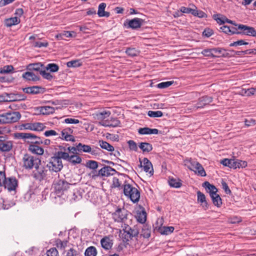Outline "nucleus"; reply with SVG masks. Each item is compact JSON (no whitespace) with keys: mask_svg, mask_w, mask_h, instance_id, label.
<instances>
[{"mask_svg":"<svg viewBox=\"0 0 256 256\" xmlns=\"http://www.w3.org/2000/svg\"><path fill=\"white\" fill-rule=\"evenodd\" d=\"M112 218L114 222L122 224V226H125V224H130L132 222V220L130 216L131 214L124 208H117L114 212L112 214Z\"/></svg>","mask_w":256,"mask_h":256,"instance_id":"obj_1","label":"nucleus"},{"mask_svg":"<svg viewBox=\"0 0 256 256\" xmlns=\"http://www.w3.org/2000/svg\"><path fill=\"white\" fill-rule=\"evenodd\" d=\"M62 151L56 152L54 156L50 158V162L47 164V166L48 168L50 170L58 172L61 170L63 168V164L62 161Z\"/></svg>","mask_w":256,"mask_h":256,"instance_id":"obj_2","label":"nucleus"},{"mask_svg":"<svg viewBox=\"0 0 256 256\" xmlns=\"http://www.w3.org/2000/svg\"><path fill=\"white\" fill-rule=\"evenodd\" d=\"M124 193L133 202H138L140 198V192L138 190L129 184H124Z\"/></svg>","mask_w":256,"mask_h":256,"instance_id":"obj_3","label":"nucleus"},{"mask_svg":"<svg viewBox=\"0 0 256 256\" xmlns=\"http://www.w3.org/2000/svg\"><path fill=\"white\" fill-rule=\"evenodd\" d=\"M21 118L18 112L4 113L0 114V124H11L18 122Z\"/></svg>","mask_w":256,"mask_h":256,"instance_id":"obj_4","label":"nucleus"},{"mask_svg":"<svg viewBox=\"0 0 256 256\" xmlns=\"http://www.w3.org/2000/svg\"><path fill=\"white\" fill-rule=\"evenodd\" d=\"M23 166L26 169H32L37 168L41 164V160L36 157L30 155L24 154L22 158Z\"/></svg>","mask_w":256,"mask_h":256,"instance_id":"obj_5","label":"nucleus"},{"mask_svg":"<svg viewBox=\"0 0 256 256\" xmlns=\"http://www.w3.org/2000/svg\"><path fill=\"white\" fill-rule=\"evenodd\" d=\"M122 232H121V238L124 242H128L132 237L136 236L138 234V231L136 228H132L130 224H125L122 226Z\"/></svg>","mask_w":256,"mask_h":256,"instance_id":"obj_6","label":"nucleus"},{"mask_svg":"<svg viewBox=\"0 0 256 256\" xmlns=\"http://www.w3.org/2000/svg\"><path fill=\"white\" fill-rule=\"evenodd\" d=\"M185 164L188 168L190 170L194 171L198 175L201 176H206V172L204 168L198 162L193 160L190 158L186 161Z\"/></svg>","mask_w":256,"mask_h":256,"instance_id":"obj_7","label":"nucleus"},{"mask_svg":"<svg viewBox=\"0 0 256 256\" xmlns=\"http://www.w3.org/2000/svg\"><path fill=\"white\" fill-rule=\"evenodd\" d=\"M18 138L23 139L26 142L33 144H40L41 138L31 133L20 132L16 134Z\"/></svg>","mask_w":256,"mask_h":256,"instance_id":"obj_8","label":"nucleus"},{"mask_svg":"<svg viewBox=\"0 0 256 256\" xmlns=\"http://www.w3.org/2000/svg\"><path fill=\"white\" fill-rule=\"evenodd\" d=\"M46 128L45 125L41 122H28L20 126V130H28L34 131H42Z\"/></svg>","mask_w":256,"mask_h":256,"instance_id":"obj_9","label":"nucleus"},{"mask_svg":"<svg viewBox=\"0 0 256 256\" xmlns=\"http://www.w3.org/2000/svg\"><path fill=\"white\" fill-rule=\"evenodd\" d=\"M61 150L62 151V153L60 154L63 160L68 162L73 165L81 163L82 160L80 156L76 154L70 156L68 152H64L65 149L62 148H61Z\"/></svg>","mask_w":256,"mask_h":256,"instance_id":"obj_10","label":"nucleus"},{"mask_svg":"<svg viewBox=\"0 0 256 256\" xmlns=\"http://www.w3.org/2000/svg\"><path fill=\"white\" fill-rule=\"evenodd\" d=\"M4 184L3 186L9 192H16L18 186V181L16 178L13 176L6 178Z\"/></svg>","mask_w":256,"mask_h":256,"instance_id":"obj_11","label":"nucleus"},{"mask_svg":"<svg viewBox=\"0 0 256 256\" xmlns=\"http://www.w3.org/2000/svg\"><path fill=\"white\" fill-rule=\"evenodd\" d=\"M212 101V98L208 96H204L200 98L196 104L192 106V110H196L198 108H202L207 104H208Z\"/></svg>","mask_w":256,"mask_h":256,"instance_id":"obj_12","label":"nucleus"},{"mask_svg":"<svg viewBox=\"0 0 256 256\" xmlns=\"http://www.w3.org/2000/svg\"><path fill=\"white\" fill-rule=\"evenodd\" d=\"M70 185L64 180H60L54 184V188L58 194H61L64 190H67Z\"/></svg>","mask_w":256,"mask_h":256,"instance_id":"obj_13","label":"nucleus"},{"mask_svg":"<svg viewBox=\"0 0 256 256\" xmlns=\"http://www.w3.org/2000/svg\"><path fill=\"white\" fill-rule=\"evenodd\" d=\"M72 132L73 130L70 128H64L61 132L62 136H60V138L66 141L74 142V138L72 135Z\"/></svg>","mask_w":256,"mask_h":256,"instance_id":"obj_14","label":"nucleus"},{"mask_svg":"<svg viewBox=\"0 0 256 256\" xmlns=\"http://www.w3.org/2000/svg\"><path fill=\"white\" fill-rule=\"evenodd\" d=\"M99 124L105 127H117L120 125V122L117 118H111L107 119L106 121L99 122Z\"/></svg>","mask_w":256,"mask_h":256,"instance_id":"obj_15","label":"nucleus"},{"mask_svg":"<svg viewBox=\"0 0 256 256\" xmlns=\"http://www.w3.org/2000/svg\"><path fill=\"white\" fill-rule=\"evenodd\" d=\"M140 166L143 168L144 171L146 172H148L150 176L153 175L154 170L152 165L147 158H144L142 162H140Z\"/></svg>","mask_w":256,"mask_h":256,"instance_id":"obj_16","label":"nucleus"},{"mask_svg":"<svg viewBox=\"0 0 256 256\" xmlns=\"http://www.w3.org/2000/svg\"><path fill=\"white\" fill-rule=\"evenodd\" d=\"M35 168L36 172L34 173V176L36 179L41 180L46 177L48 170L44 167L38 166Z\"/></svg>","mask_w":256,"mask_h":256,"instance_id":"obj_17","label":"nucleus"},{"mask_svg":"<svg viewBox=\"0 0 256 256\" xmlns=\"http://www.w3.org/2000/svg\"><path fill=\"white\" fill-rule=\"evenodd\" d=\"M144 20L140 18H134L128 22V27L132 29H137L142 26Z\"/></svg>","mask_w":256,"mask_h":256,"instance_id":"obj_18","label":"nucleus"},{"mask_svg":"<svg viewBox=\"0 0 256 256\" xmlns=\"http://www.w3.org/2000/svg\"><path fill=\"white\" fill-rule=\"evenodd\" d=\"M110 114L111 112L110 111L104 110L96 112L94 116L95 119L100 120L99 122H102V121H106V119L110 117Z\"/></svg>","mask_w":256,"mask_h":256,"instance_id":"obj_19","label":"nucleus"},{"mask_svg":"<svg viewBox=\"0 0 256 256\" xmlns=\"http://www.w3.org/2000/svg\"><path fill=\"white\" fill-rule=\"evenodd\" d=\"M116 172V170L111 167L105 166L98 171V174L102 176H108L113 175Z\"/></svg>","mask_w":256,"mask_h":256,"instance_id":"obj_20","label":"nucleus"},{"mask_svg":"<svg viewBox=\"0 0 256 256\" xmlns=\"http://www.w3.org/2000/svg\"><path fill=\"white\" fill-rule=\"evenodd\" d=\"M124 184H126L125 181L123 180L122 177H114L112 184V188H118V189H124Z\"/></svg>","mask_w":256,"mask_h":256,"instance_id":"obj_21","label":"nucleus"},{"mask_svg":"<svg viewBox=\"0 0 256 256\" xmlns=\"http://www.w3.org/2000/svg\"><path fill=\"white\" fill-rule=\"evenodd\" d=\"M238 29L244 31L243 34H244L254 36L255 30L254 28L244 24H238Z\"/></svg>","mask_w":256,"mask_h":256,"instance_id":"obj_22","label":"nucleus"},{"mask_svg":"<svg viewBox=\"0 0 256 256\" xmlns=\"http://www.w3.org/2000/svg\"><path fill=\"white\" fill-rule=\"evenodd\" d=\"M79 152H88L92 155H96L98 153L96 150L92 149L90 146L83 144L82 143L78 144Z\"/></svg>","mask_w":256,"mask_h":256,"instance_id":"obj_23","label":"nucleus"},{"mask_svg":"<svg viewBox=\"0 0 256 256\" xmlns=\"http://www.w3.org/2000/svg\"><path fill=\"white\" fill-rule=\"evenodd\" d=\"M202 186L209 192L210 196L217 194L218 189L208 182H205L202 184Z\"/></svg>","mask_w":256,"mask_h":256,"instance_id":"obj_24","label":"nucleus"},{"mask_svg":"<svg viewBox=\"0 0 256 256\" xmlns=\"http://www.w3.org/2000/svg\"><path fill=\"white\" fill-rule=\"evenodd\" d=\"M0 150L2 152H6L10 151L12 148V141H6V140L3 142H0Z\"/></svg>","mask_w":256,"mask_h":256,"instance_id":"obj_25","label":"nucleus"},{"mask_svg":"<svg viewBox=\"0 0 256 256\" xmlns=\"http://www.w3.org/2000/svg\"><path fill=\"white\" fill-rule=\"evenodd\" d=\"M20 22V20L17 16L6 18L4 20V25L6 27H11L13 26L18 24Z\"/></svg>","mask_w":256,"mask_h":256,"instance_id":"obj_26","label":"nucleus"},{"mask_svg":"<svg viewBox=\"0 0 256 256\" xmlns=\"http://www.w3.org/2000/svg\"><path fill=\"white\" fill-rule=\"evenodd\" d=\"M106 4L102 2L99 4L98 8V14L99 17H106L108 18L110 16V14L109 12H106L104 10L106 8Z\"/></svg>","mask_w":256,"mask_h":256,"instance_id":"obj_27","label":"nucleus"},{"mask_svg":"<svg viewBox=\"0 0 256 256\" xmlns=\"http://www.w3.org/2000/svg\"><path fill=\"white\" fill-rule=\"evenodd\" d=\"M8 96L9 102H14V101H20L24 100L26 99V96L23 94H6Z\"/></svg>","mask_w":256,"mask_h":256,"instance_id":"obj_28","label":"nucleus"},{"mask_svg":"<svg viewBox=\"0 0 256 256\" xmlns=\"http://www.w3.org/2000/svg\"><path fill=\"white\" fill-rule=\"evenodd\" d=\"M102 246L105 250H108L110 249L112 246V241L108 236L103 238L100 240Z\"/></svg>","mask_w":256,"mask_h":256,"instance_id":"obj_29","label":"nucleus"},{"mask_svg":"<svg viewBox=\"0 0 256 256\" xmlns=\"http://www.w3.org/2000/svg\"><path fill=\"white\" fill-rule=\"evenodd\" d=\"M36 144H30L28 146V150L32 154L42 155L44 152L43 148Z\"/></svg>","mask_w":256,"mask_h":256,"instance_id":"obj_30","label":"nucleus"},{"mask_svg":"<svg viewBox=\"0 0 256 256\" xmlns=\"http://www.w3.org/2000/svg\"><path fill=\"white\" fill-rule=\"evenodd\" d=\"M138 132L140 134H158V130L156 128H140L138 130Z\"/></svg>","mask_w":256,"mask_h":256,"instance_id":"obj_31","label":"nucleus"},{"mask_svg":"<svg viewBox=\"0 0 256 256\" xmlns=\"http://www.w3.org/2000/svg\"><path fill=\"white\" fill-rule=\"evenodd\" d=\"M68 144H66L65 146H59L58 148L59 150L58 151H61V148H62L64 149H65L64 152H68L70 154H75L77 153V152H79V148H78V144L76 145V146H67Z\"/></svg>","mask_w":256,"mask_h":256,"instance_id":"obj_32","label":"nucleus"},{"mask_svg":"<svg viewBox=\"0 0 256 256\" xmlns=\"http://www.w3.org/2000/svg\"><path fill=\"white\" fill-rule=\"evenodd\" d=\"M198 201L200 202L202 207L206 210L208 208V204L204 194L200 191L197 192Z\"/></svg>","mask_w":256,"mask_h":256,"instance_id":"obj_33","label":"nucleus"},{"mask_svg":"<svg viewBox=\"0 0 256 256\" xmlns=\"http://www.w3.org/2000/svg\"><path fill=\"white\" fill-rule=\"evenodd\" d=\"M39 112L42 114H53L55 109L54 108L50 106H40L38 108Z\"/></svg>","mask_w":256,"mask_h":256,"instance_id":"obj_34","label":"nucleus"},{"mask_svg":"<svg viewBox=\"0 0 256 256\" xmlns=\"http://www.w3.org/2000/svg\"><path fill=\"white\" fill-rule=\"evenodd\" d=\"M42 88L38 86H33L23 88V91L27 94H37L40 92V90Z\"/></svg>","mask_w":256,"mask_h":256,"instance_id":"obj_35","label":"nucleus"},{"mask_svg":"<svg viewBox=\"0 0 256 256\" xmlns=\"http://www.w3.org/2000/svg\"><path fill=\"white\" fill-rule=\"evenodd\" d=\"M136 218L138 222L141 224H144L146 221V214L144 210L138 211Z\"/></svg>","mask_w":256,"mask_h":256,"instance_id":"obj_36","label":"nucleus"},{"mask_svg":"<svg viewBox=\"0 0 256 256\" xmlns=\"http://www.w3.org/2000/svg\"><path fill=\"white\" fill-rule=\"evenodd\" d=\"M174 228L173 226H162L158 228V232L162 234L168 235L172 233Z\"/></svg>","mask_w":256,"mask_h":256,"instance_id":"obj_37","label":"nucleus"},{"mask_svg":"<svg viewBox=\"0 0 256 256\" xmlns=\"http://www.w3.org/2000/svg\"><path fill=\"white\" fill-rule=\"evenodd\" d=\"M82 192L78 190H74L72 194L70 196V200L71 202H76L80 200L82 198Z\"/></svg>","mask_w":256,"mask_h":256,"instance_id":"obj_38","label":"nucleus"},{"mask_svg":"<svg viewBox=\"0 0 256 256\" xmlns=\"http://www.w3.org/2000/svg\"><path fill=\"white\" fill-rule=\"evenodd\" d=\"M22 78L28 80L36 81L38 80V77L36 76L34 72H27L23 74Z\"/></svg>","mask_w":256,"mask_h":256,"instance_id":"obj_39","label":"nucleus"},{"mask_svg":"<svg viewBox=\"0 0 256 256\" xmlns=\"http://www.w3.org/2000/svg\"><path fill=\"white\" fill-rule=\"evenodd\" d=\"M233 168H244L247 166V162L240 160L234 159Z\"/></svg>","mask_w":256,"mask_h":256,"instance_id":"obj_40","label":"nucleus"},{"mask_svg":"<svg viewBox=\"0 0 256 256\" xmlns=\"http://www.w3.org/2000/svg\"><path fill=\"white\" fill-rule=\"evenodd\" d=\"M98 143L100 146L102 148L107 150L108 152L114 151V147L106 142L104 140H99Z\"/></svg>","mask_w":256,"mask_h":256,"instance_id":"obj_41","label":"nucleus"},{"mask_svg":"<svg viewBox=\"0 0 256 256\" xmlns=\"http://www.w3.org/2000/svg\"><path fill=\"white\" fill-rule=\"evenodd\" d=\"M139 148L144 152H148L152 150V146L151 144L148 142H140Z\"/></svg>","mask_w":256,"mask_h":256,"instance_id":"obj_42","label":"nucleus"},{"mask_svg":"<svg viewBox=\"0 0 256 256\" xmlns=\"http://www.w3.org/2000/svg\"><path fill=\"white\" fill-rule=\"evenodd\" d=\"M214 204L217 207H220L222 204V199L220 196L216 194L210 196Z\"/></svg>","mask_w":256,"mask_h":256,"instance_id":"obj_43","label":"nucleus"},{"mask_svg":"<svg viewBox=\"0 0 256 256\" xmlns=\"http://www.w3.org/2000/svg\"><path fill=\"white\" fill-rule=\"evenodd\" d=\"M10 132V128L4 127L0 128V142H3L6 138V133H9Z\"/></svg>","mask_w":256,"mask_h":256,"instance_id":"obj_44","label":"nucleus"},{"mask_svg":"<svg viewBox=\"0 0 256 256\" xmlns=\"http://www.w3.org/2000/svg\"><path fill=\"white\" fill-rule=\"evenodd\" d=\"M97 250L94 246H91L88 248L84 252L85 256H96Z\"/></svg>","mask_w":256,"mask_h":256,"instance_id":"obj_45","label":"nucleus"},{"mask_svg":"<svg viewBox=\"0 0 256 256\" xmlns=\"http://www.w3.org/2000/svg\"><path fill=\"white\" fill-rule=\"evenodd\" d=\"M43 65L40 63H36L30 64L28 66V68L30 70H33L36 72H39L40 74V71H42Z\"/></svg>","mask_w":256,"mask_h":256,"instance_id":"obj_46","label":"nucleus"},{"mask_svg":"<svg viewBox=\"0 0 256 256\" xmlns=\"http://www.w3.org/2000/svg\"><path fill=\"white\" fill-rule=\"evenodd\" d=\"M168 184L171 187L179 188L182 186V183L180 180H176L174 178H170Z\"/></svg>","mask_w":256,"mask_h":256,"instance_id":"obj_47","label":"nucleus"},{"mask_svg":"<svg viewBox=\"0 0 256 256\" xmlns=\"http://www.w3.org/2000/svg\"><path fill=\"white\" fill-rule=\"evenodd\" d=\"M215 20H216L217 22L220 24H224L226 22L232 24L234 26H237L235 24V23L230 20L227 18L226 16H222L220 18H216Z\"/></svg>","mask_w":256,"mask_h":256,"instance_id":"obj_48","label":"nucleus"},{"mask_svg":"<svg viewBox=\"0 0 256 256\" xmlns=\"http://www.w3.org/2000/svg\"><path fill=\"white\" fill-rule=\"evenodd\" d=\"M225 50L224 49L219 48H212V52L214 56V58L219 57L220 55H224V54L222 53V52Z\"/></svg>","mask_w":256,"mask_h":256,"instance_id":"obj_49","label":"nucleus"},{"mask_svg":"<svg viewBox=\"0 0 256 256\" xmlns=\"http://www.w3.org/2000/svg\"><path fill=\"white\" fill-rule=\"evenodd\" d=\"M148 115L151 118H160L162 117L163 116V113L160 110H150L148 112Z\"/></svg>","mask_w":256,"mask_h":256,"instance_id":"obj_50","label":"nucleus"},{"mask_svg":"<svg viewBox=\"0 0 256 256\" xmlns=\"http://www.w3.org/2000/svg\"><path fill=\"white\" fill-rule=\"evenodd\" d=\"M45 69L47 70H49L50 72H56L59 69L58 66L55 64H49L46 67Z\"/></svg>","mask_w":256,"mask_h":256,"instance_id":"obj_51","label":"nucleus"},{"mask_svg":"<svg viewBox=\"0 0 256 256\" xmlns=\"http://www.w3.org/2000/svg\"><path fill=\"white\" fill-rule=\"evenodd\" d=\"M14 70V68L11 65H8L4 66L2 68L0 69V74H8Z\"/></svg>","mask_w":256,"mask_h":256,"instance_id":"obj_52","label":"nucleus"},{"mask_svg":"<svg viewBox=\"0 0 256 256\" xmlns=\"http://www.w3.org/2000/svg\"><path fill=\"white\" fill-rule=\"evenodd\" d=\"M234 159L225 158L221 161V164L226 166L233 168Z\"/></svg>","mask_w":256,"mask_h":256,"instance_id":"obj_53","label":"nucleus"},{"mask_svg":"<svg viewBox=\"0 0 256 256\" xmlns=\"http://www.w3.org/2000/svg\"><path fill=\"white\" fill-rule=\"evenodd\" d=\"M48 45V43L47 41L44 42H33L32 46L36 48H42V47H47Z\"/></svg>","mask_w":256,"mask_h":256,"instance_id":"obj_54","label":"nucleus"},{"mask_svg":"<svg viewBox=\"0 0 256 256\" xmlns=\"http://www.w3.org/2000/svg\"><path fill=\"white\" fill-rule=\"evenodd\" d=\"M75 32H74L64 31L63 32L60 34L59 36L64 38H71L74 36Z\"/></svg>","mask_w":256,"mask_h":256,"instance_id":"obj_55","label":"nucleus"},{"mask_svg":"<svg viewBox=\"0 0 256 256\" xmlns=\"http://www.w3.org/2000/svg\"><path fill=\"white\" fill-rule=\"evenodd\" d=\"M86 166L90 169L95 170L98 168V164L96 161L90 160L86 162Z\"/></svg>","mask_w":256,"mask_h":256,"instance_id":"obj_56","label":"nucleus"},{"mask_svg":"<svg viewBox=\"0 0 256 256\" xmlns=\"http://www.w3.org/2000/svg\"><path fill=\"white\" fill-rule=\"evenodd\" d=\"M68 244V241L64 240L62 241L61 240H58L56 241V246L60 250H64L66 246Z\"/></svg>","mask_w":256,"mask_h":256,"instance_id":"obj_57","label":"nucleus"},{"mask_svg":"<svg viewBox=\"0 0 256 256\" xmlns=\"http://www.w3.org/2000/svg\"><path fill=\"white\" fill-rule=\"evenodd\" d=\"M173 83L172 81L162 82L158 84L157 87L159 88H164L170 86Z\"/></svg>","mask_w":256,"mask_h":256,"instance_id":"obj_58","label":"nucleus"},{"mask_svg":"<svg viewBox=\"0 0 256 256\" xmlns=\"http://www.w3.org/2000/svg\"><path fill=\"white\" fill-rule=\"evenodd\" d=\"M141 235L144 238H148L150 236V230L146 227L142 229Z\"/></svg>","mask_w":256,"mask_h":256,"instance_id":"obj_59","label":"nucleus"},{"mask_svg":"<svg viewBox=\"0 0 256 256\" xmlns=\"http://www.w3.org/2000/svg\"><path fill=\"white\" fill-rule=\"evenodd\" d=\"M81 66V63L79 60H72L67 62V66L69 68L78 67Z\"/></svg>","mask_w":256,"mask_h":256,"instance_id":"obj_60","label":"nucleus"},{"mask_svg":"<svg viewBox=\"0 0 256 256\" xmlns=\"http://www.w3.org/2000/svg\"><path fill=\"white\" fill-rule=\"evenodd\" d=\"M201 53L205 56L214 58V56L212 52V48L204 49Z\"/></svg>","mask_w":256,"mask_h":256,"instance_id":"obj_61","label":"nucleus"},{"mask_svg":"<svg viewBox=\"0 0 256 256\" xmlns=\"http://www.w3.org/2000/svg\"><path fill=\"white\" fill-rule=\"evenodd\" d=\"M126 52L130 56H134L138 54V51L134 48H128L126 49Z\"/></svg>","mask_w":256,"mask_h":256,"instance_id":"obj_62","label":"nucleus"},{"mask_svg":"<svg viewBox=\"0 0 256 256\" xmlns=\"http://www.w3.org/2000/svg\"><path fill=\"white\" fill-rule=\"evenodd\" d=\"M40 74L44 78L48 80H51L53 78L50 73L47 72L46 70V69L43 70L42 71H40Z\"/></svg>","mask_w":256,"mask_h":256,"instance_id":"obj_63","label":"nucleus"},{"mask_svg":"<svg viewBox=\"0 0 256 256\" xmlns=\"http://www.w3.org/2000/svg\"><path fill=\"white\" fill-rule=\"evenodd\" d=\"M46 256H58V252L56 248H50L46 252Z\"/></svg>","mask_w":256,"mask_h":256,"instance_id":"obj_64","label":"nucleus"}]
</instances>
